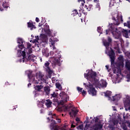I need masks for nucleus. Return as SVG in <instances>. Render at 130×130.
Listing matches in <instances>:
<instances>
[{
    "mask_svg": "<svg viewBox=\"0 0 130 130\" xmlns=\"http://www.w3.org/2000/svg\"><path fill=\"white\" fill-rule=\"evenodd\" d=\"M59 97L61 98V101H59L58 100H56V102L57 105L61 107H58V110L59 111H70L71 108H73L72 104H70L67 106H63L64 103H67V102L69 100V96L64 92H61L59 94Z\"/></svg>",
    "mask_w": 130,
    "mask_h": 130,
    "instance_id": "1",
    "label": "nucleus"
},
{
    "mask_svg": "<svg viewBox=\"0 0 130 130\" xmlns=\"http://www.w3.org/2000/svg\"><path fill=\"white\" fill-rule=\"evenodd\" d=\"M112 19L114 21V22L112 24V26L110 27V30H111L112 34H113L114 37L116 39H118L120 37V34L118 33L117 31V28L113 27V25L118 26L119 25V16H117V19L115 17H113Z\"/></svg>",
    "mask_w": 130,
    "mask_h": 130,
    "instance_id": "2",
    "label": "nucleus"
},
{
    "mask_svg": "<svg viewBox=\"0 0 130 130\" xmlns=\"http://www.w3.org/2000/svg\"><path fill=\"white\" fill-rule=\"evenodd\" d=\"M33 83L34 84H43V83H46V79L44 74L41 72H39L36 75V79H33Z\"/></svg>",
    "mask_w": 130,
    "mask_h": 130,
    "instance_id": "3",
    "label": "nucleus"
},
{
    "mask_svg": "<svg viewBox=\"0 0 130 130\" xmlns=\"http://www.w3.org/2000/svg\"><path fill=\"white\" fill-rule=\"evenodd\" d=\"M101 83L99 82V79L97 78V76L94 81H93L92 85L96 87V88H106L107 87V83L103 79L101 80Z\"/></svg>",
    "mask_w": 130,
    "mask_h": 130,
    "instance_id": "4",
    "label": "nucleus"
},
{
    "mask_svg": "<svg viewBox=\"0 0 130 130\" xmlns=\"http://www.w3.org/2000/svg\"><path fill=\"white\" fill-rule=\"evenodd\" d=\"M84 77L85 78L86 77L88 81L93 84L94 81H95V79L97 78V73L93 71V70H91V71L87 74L84 73Z\"/></svg>",
    "mask_w": 130,
    "mask_h": 130,
    "instance_id": "5",
    "label": "nucleus"
},
{
    "mask_svg": "<svg viewBox=\"0 0 130 130\" xmlns=\"http://www.w3.org/2000/svg\"><path fill=\"white\" fill-rule=\"evenodd\" d=\"M89 84L87 85V84L84 83L83 85L87 89L89 88L88 92L90 95H92V96H96L97 91H96V89L94 88L93 84H91V83L90 82H89Z\"/></svg>",
    "mask_w": 130,
    "mask_h": 130,
    "instance_id": "6",
    "label": "nucleus"
},
{
    "mask_svg": "<svg viewBox=\"0 0 130 130\" xmlns=\"http://www.w3.org/2000/svg\"><path fill=\"white\" fill-rule=\"evenodd\" d=\"M31 46H32V45L29 43L27 44V47L26 48H24V51H22L21 50H20V52L21 53L23 58L26 56V53L27 54H31V53H32V48H31Z\"/></svg>",
    "mask_w": 130,
    "mask_h": 130,
    "instance_id": "7",
    "label": "nucleus"
},
{
    "mask_svg": "<svg viewBox=\"0 0 130 130\" xmlns=\"http://www.w3.org/2000/svg\"><path fill=\"white\" fill-rule=\"evenodd\" d=\"M60 54L58 53L55 57L52 58V62L54 66H59L60 64Z\"/></svg>",
    "mask_w": 130,
    "mask_h": 130,
    "instance_id": "8",
    "label": "nucleus"
},
{
    "mask_svg": "<svg viewBox=\"0 0 130 130\" xmlns=\"http://www.w3.org/2000/svg\"><path fill=\"white\" fill-rule=\"evenodd\" d=\"M110 58L111 59V66H114L115 64V53H114V51L113 49L111 50L109 54Z\"/></svg>",
    "mask_w": 130,
    "mask_h": 130,
    "instance_id": "9",
    "label": "nucleus"
},
{
    "mask_svg": "<svg viewBox=\"0 0 130 130\" xmlns=\"http://www.w3.org/2000/svg\"><path fill=\"white\" fill-rule=\"evenodd\" d=\"M103 127V125L100 123H96L95 124L93 125L90 130H99L101 129Z\"/></svg>",
    "mask_w": 130,
    "mask_h": 130,
    "instance_id": "10",
    "label": "nucleus"
},
{
    "mask_svg": "<svg viewBox=\"0 0 130 130\" xmlns=\"http://www.w3.org/2000/svg\"><path fill=\"white\" fill-rule=\"evenodd\" d=\"M42 103L43 104H45L47 108H50V107H51V105H52V102H51V101H50L49 99L46 100L45 99L42 100Z\"/></svg>",
    "mask_w": 130,
    "mask_h": 130,
    "instance_id": "11",
    "label": "nucleus"
},
{
    "mask_svg": "<svg viewBox=\"0 0 130 130\" xmlns=\"http://www.w3.org/2000/svg\"><path fill=\"white\" fill-rule=\"evenodd\" d=\"M55 42H57V40H56V38H50L49 39V44L50 45V46H53V49H54V44H55Z\"/></svg>",
    "mask_w": 130,
    "mask_h": 130,
    "instance_id": "12",
    "label": "nucleus"
},
{
    "mask_svg": "<svg viewBox=\"0 0 130 130\" xmlns=\"http://www.w3.org/2000/svg\"><path fill=\"white\" fill-rule=\"evenodd\" d=\"M78 112H79V110H75L74 109H72L71 111L69 112V114L70 115H71V116H72V117H73V116L74 117H76V116L78 114Z\"/></svg>",
    "mask_w": 130,
    "mask_h": 130,
    "instance_id": "13",
    "label": "nucleus"
},
{
    "mask_svg": "<svg viewBox=\"0 0 130 130\" xmlns=\"http://www.w3.org/2000/svg\"><path fill=\"white\" fill-rule=\"evenodd\" d=\"M122 32L123 36H124V37H125L126 38H128V33H129L128 30L126 29H123Z\"/></svg>",
    "mask_w": 130,
    "mask_h": 130,
    "instance_id": "14",
    "label": "nucleus"
},
{
    "mask_svg": "<svg viewBox=\"0 0 130 130\" xmlns=\"http://www.w3.org/2000/svg\"><path fill=\"white\" fill-rule=\"evenodd\" d=\"M27 27L30 28V30H33V29H36L35 25L33 24V22H27Z\"/></svg>",
    "mask_w": 130,
    "mask_h": 130,
    "instance_id": "15",
    "label": "nucleus"
},
{
    "mask_svg": "<svg viewBox=\"0 0 130 130\" xmlns=\"http://www.w3.org/2000/svg\"><path fill=\"white\" fill-rule=\"evenodd\" d=\"M34 57H35V56L33 55H29L27 58H25V61H32V60H34Z\"/></svg>",
    "mask_w": 130,
    "mask_h": 130,
    "instance_id": "16",
    "label": "nucleus"
},
{
    "mask_svg": "<svg viewBox=\"0 0 130 130\" xmlns=\"http://www.w3.org/2000/svg\"><path fill=\"white\" fill-rule=\"evenodd\" d=\"M124 107L125 110L126 111H128V110H130V100H129V102L127 103L124 104Z\"/></svg>",
    "mask_w": 130,
    "mask_h": 130,
    "instance_id": "17",
    "label": "nucleus"
},
{
    "mask_svg": "<svg viewBox=\"0 0 130 130\" xmlns=\"http://www.w3.org/2000/svg\"><path fill=\"white\" fill-rule=\"evenodd\" d=\"M43 87L44 86L42 85H36L35 87V89L36 90V91H38V92H41V89H43Z\"/></svg>",
    "mask_w": 130,
    "mask_h": 130,
    "instance_id": "18",
    "label": "nucleus"
},
{
    "mask_svg": "<svg viewBox=\"0 0 130 130\" xmlns=\"http://www.w3.org/2000/svg\"><path fill=\"white\" fill-rule=\"evenodd\" d=\"M46 71L47 72L48 76L51 77L52 74H53V71H52L50 68H45Z\"/></svg>",
    "mask_w": 130,
    "mask_h": 130,
    "instance_id": "19",
    "label": "nucleus"
},
{
    "mask_svg": "<svg viewBox=\"0 0 130 130\" xmlns=\"http://www.w3.org/2000/svg\"><path fill=\"white\" fill-rule=\"evenodd\" d=\"M121 98V96L119 94H117L113 96V101H118Z\"/></svg>",
    "mask_w": 130,
    "mask_h": 130,
    "instance_id": "20",
    "label": "nucleus"
},
{
    "mask_svg": "<svg viewBox=\"0 0 130 130\" xmlns=\"http://www.w3.org/2000/svg\"><path fill=\"white\" fill-rule=\"evenodd\" d=\"M44 91L46 95H49V93H50V87L49 86H45L44 87Z\"/></svg>",
    "mask_w": 130,
    "mask_h": 130,
    "instance_id": "21",
    "label": "nucleus"
},
{
    "mask_svg": "<svg viewBox=\"0 0 130 130\" xmlns=\"http://www.w3.org/2000/svg\"><path fill=\"white\" fill-rule=\"evenodd\" d=\"M113 73L114 74H119L121 73V70H120V68L115 67L114 69H113Z\"/></svg>",
    "mask_w": 130,
    "mask_h": 130,
    "instance_id": "22",
    "label": "nucleus"
},
{
    "mask_svg": "<svg viewBox=\"0 0 130 130\" xmlns=\"http://www.w3.org/2000/svg\"><path fill=\"white\" fill-rule=\"evenodd\" d=\"M84 8L85 10H87V11H91L92 9H93V5L91 4L88 5V6L85 5Z\"/></svg>",
    "mask_w": 130,
    "mask_h": 130,
    "instance_id": "23",
    "label": "nucleus"
},
{
    "mask_svg": "<svg viewBox=\"0 0 130 130\" xmlns=\"http://www.w3.org/2000/svg\"><path fill=\"white\" fill-rule=\"evenodd\" d=\"M112 94V92L110 91H107L106 93H105V96H106V97H108V98H110Z\"/></svg>",
    "mask_w": 130,
    "mask_h": 130,
    "instance_id": "24",
    "label": "nucleus"
},
{
    "mask_svg": "<svg viewBox=\"0 0 130 130\" xmlns=\"http://www.w3.org/2000/svg\"><path fill=\"white\" fill-rule=\"evenodd\" d=\"M84 122H86V125L84 127V130H88V128H89V127H90V124H88L89 123V120H86Z\"/></svg>",
    "mask_w": 130,
    "mask_h": 130,
    "instance_id": "25",
    "label": "nucleus"
},
{
    "mask_svg": "<svg viewBox=\"0 0 130 130\" xmlns=\"http://www.w3.org/2000/svg\"><path fill=\"white\" fill-rule=\"evenodd\" d=\"M20 41L21 44L20 43V42H18V43L19 44L18 47L20 48V49H23V48H24V45L23 44V42H22V41Z\"/></svg>",
    "mask_w": 130,
    "mask_h": 130,
    "instance_id": "26",
    "label": "nucleus"
},
{
    "mask_svg": "<svg viewBox=\"0 0 130 130\" xmlns=\"http://www.w3.org/2000/svg\"><path fill=\"white\" fill-rule=\"evenodd\" d=\"M104 45L106 47V48H107V47L109 48L110 44L109 42H107V41H104Z\"/></svg>",
    "mask_w": 130,
    "mask_h": 130,
    "instance_id": "27",
    "label": "nucleus"
},
{
    "mask_svg": "<svg viewBox=\"0 0 130 130\" xmlns=\"http://www.w3.org/2000/svg\"><path fill=\"white\" fill-rule=\"evenodd\" d=\"M56 87L59 90H62V87H61V85H60V84H59V83H56Z\"/></svg>",
    "mask_w": 130,
    "mask_h": 130,
    "instance_id": "28",
    "label": "nucleus"
},
{
    "mask_svg": "<svg viewBox=\"0 0 130 130\" xmlns=\"http://www.w3.org/2000/svg\"><path fill=\"white\" fill-rule=\"evenodd\" d=\"M58 96V93L53 92V93L51 94V97L53 98H56Z\"/></svg>",
    "mask_w": 130,
    "mask_h": 130,
    "instance_id": "29",
    "label": "nucleus"
},
{
    "mask_svg": "<svg viewBox=\"0 0 130 130\" xmlns=\"http://www.w3.org/2000/svg\"><path fill=\"white\" fill-rule=\"evenodd\" d=\"M78 14H79V13H78V11H77V10H74L72 12V15L73 16V17H75V16H77V15Z\"/></svg>",
    "mask_w": 130,
    "mask_h": 130,
    "instance_id": "30",
    "label": "nucleus"
},
{
    "mask_svg": "<svg viewBox=\"0 0 130 130\" xmlns=\"http://www.w3.org/2000/svg\"><path fill=\"white\" fill-rule=\"evenodd\" d=\"M22 62H25V61H26V56H25V57H24L23 56V58L22 59H19V62H22Z\"/></svg>",
    "mask_w": 130,
    "mask_h": 130,
    "instance_id": "31",
    "label": "nucleus"
},
{
    "mask_svg": "<svg viewBox=\"0 0 130 130\" xmlns=\"http://www.w3.org/2000/svg\"><path fill=\"white\" fill-rule=\"evenodd\" d=\"M49 64H50V63H49V62H46V63H45V67L46 68V69H50V68H49Z\"/></svg>",
    "mask_w": 130,
    "mask_h": 130,
    "instance_id": "32",
    "label": "nucleus"
},
{
    "mask_svg": "<svg viewBox=\"0 0 130 130\" xmlns=\"http://www.w3.org/2000/svg\"><path fill=\"white\" fill-rule=\"evenodd\" d=\"M3 8H4V9H8V8H9V7L8 6H7V3H3Z\"/></svg>",
    "mask_w": 130,
    "mask_h": 130,
    "instance_id": "33",
    "label": "nucleus"
},
{
    "mask_svg": "<svg viewBox=\"0 0 130 130\" xmlns=\"http://www.w3.org/2000/svg\"><path fill=\"white\" fill-rule=\"evenodd\" d=\"M52 123H51V126L54 125V124H56V122L54 120H51Z\"/></svg>",
    "mask_w": 130,
    "mask_h": 130,
    "instance_id": "34",
    "label": "nucleus"
},
{
    "mask_svg": "<svg viewBox=\"0 0 130 130\" xmlns=\"http://www.w3.org/2000/svg\"><path fill=\"white\" fill-rule=\"evenodd\" d=\"M82 95L85 97V95H87V91L83 90L82 92Z\"/></svg>",
    "mask_w": 130,
    "mask_h": 130,
    "instance_id": "35",
    "label": "nucleus"
},
{
    "mask_svg": "<svg viewBox=\"0 0 130 130\" xmlns=\"http://www.w3.org/2000/svg\"><path fill=\"white\" fill-rule=\"evenodd\" d=\"M108 42H109V43H111V42H112V39H111V38H110V37H108Z\"/></svg>",
    "mask_w": 130,
    "mask_h": 130,
    "instance_id": "36",
    "label": "nucleus"
},
{
    "mask_svg": "<svg viewBox=\"0 0 130 130\" xmlns=\"http://www.w3.org/2000/svg\"><path fill=\"white\" fill-rule=\"evenodd\" d=\"M47 30H46V32H48L49 33H50V29H49V25H47Z\"/></svg>",
    "mask_w": 130,
    "mask_h": 130,
    "instance_id": "37",
    "label": "nucleus"
},
{
    "mask_svg": "<svg viewBox=\"0 0 130 130\" xmlns=\"http://www.w3.org/2000/svg\"><path fill=\"white\" fill-rule=\"evenodd\" d=\"M78 127L80 128V129H84V126L83 125V124L80 125L79 126H78Z\"/></svg>",
    "mask_w": 130,
    "mask_h": 130,
    "instance_id": "38",
    "label": "nucleus"
},
{
    "mask_svg": "<svg viewBox=\"0 0 130 130\" xmlns=\"http://www.w3.org/2000/svg\"><path fill=\"white\" fill-rule=\"evenodd\" d=\"M78 2H82L83 3H81V5L82 6V7H84V4H85V0H78Z\"/></svg>",
    "mask_w": 130,
    "mask_h": 130,
    "instance_id": "39",
    "label": "nucleus"
},
{
    "mask_svg": "<svg viewBox=\"0 0 130 130\" xmlns=\"http://www.w3.org/2000/svg\"><path fill=\"white\" fill-rule=\"evenodd\" d=\"M109 31H111V29H110V28H109L108 29H106V35H108V33H109Z\"/></svg>",
    "mask_w": 130,
    "mask_h": 130,
    "instance_id": "40",
    "label": "nucleus"
},
{
    "mask_svg": "<svg viewBox=\"0 0 130 130\" xmlns=\"http://www.w3.org/2000/svg\"><path fill=\"white\" fill-rule=\"evenodd\" d=\"M77 90L78 91H79V92H82V90H83V88L80 87H77Z\"/></svg>",
    "mask_w": 130,
    "mask_h": 130,
    "instance_id": "41",
    "label": "nucleus"
},
{
    "mask_svg": "<svg viewBox=\"0 0 130 130\" xmlns=\"http://www.w3.org/2000/svg\"><path fill=\"white\" fill-rule=\"evenodd\" d=\"M98 120H99V118H98V117H95L94 122H98Z\"/></svg>",
    "mask_w": 130,
    "mask_h": 130,
    "instance_id": "42",
    "label": "nucleus"
},
{
    "mask_svg": "<svg viewBox=\"0 0 130 130\" xmlns=\"http://www.w3.org/2000/svg\"><path fill=\"white\" fill-rule=\"evenodd\" d=\"M32 42H33V43H36L38 42V40L37 39L33 40Z\"/></svg>",
    "mask_w": 130,
    "mask_h": 130,
    "instance_id": "43",
    "label": "nucleus"
},
{
    "mask_svg": "<svg viewBox=\"0 0 130 130\" xmlns=\"http://www.w3.org/2000/svg\"><path fill=\"white\" fill-rule=\"evenodd\" d=\"M124 27H128V23H124Z\"/></svg>",
    "mask_w": 130,
    "mask_h": 130,
    "instance_id": "44",
    "label": "nucleus"
},
{
    "mask_svg": "<svg viewBox=\"0 0 130 130\" xmlns=\"http://www.w3.org/2000/svg\"><path fill=\"white\" fill-rule=\"evenodd\" d=\"M31 76H32V73H29L28 74V77L29 78V79H31Z\"/></svg>",
    "mask_w": 130,
    "mask_h": 130,
    "instance_id": "45",
    "label": "nucleus"
},
{
    "mask_svg": "<svg viewBox=\"0 0 130 130\" xmlns=\"http://www.w3.org/2000/svg\"><path fill=\"white\" fill-rule=\"evenodd\" d=\"M113 123L114 125H116V124H117V122L115 120H114L113 121Z\"/></svg>",
    "mask_w": 130,
    "mask_h": 130,
    "instance_id": "46",
    "label": "nucleus"
},
{
    "mask_svg": "<svg viewBox=\"0 0 130 130\" xmlns=\"http://www.w3.org/2000/svg\"><path fill=\"white\" fill-rule=\"evenodd\" d=\"M36 22H37V23L39 22V18L38 17L36 18Z\"/></svg>",
    "mask_w": 130,
    "mask_h": 130,
    "instance_id": "47",
    "label": "nucleus"
},
{
    "mask_svg": "<svg viewBox=\"0 0 130 130\" xmlns=\"http://www.w3.org/2000/svg\"><path fill=\"white\" fill-rule=\"evenodd\" d=\"M44 54L46 57H48V56H49V53H44Z\"/></svg>",
    "mask_w": 130,
    "mask_h": 130,
    "instance_id": "48",
    "label": "nucleus"
},
{
    "mask_svg": "<svg viewBox=\"0 0 130 130\" xmlns=\"http://www.w3.org/2000/svg\"><path fill=\"white\" fill-rule=\"evenodd\" d=\"M127 23H128V28L130 29V21H127Z\"/></svg>",
    "mask_w": 130,
    "mask_h": 130,
    "instance_id": "49",
    "label": "nucleus"
},
{
    "mask_svg": "<svg viewBox=\"0 0 130 130\" xmlns=\"http://www.w3.org/2000/svg\"><path fill=\"white\" fill-rule=\"evenodd\" d=\"M76 121H77V122L80 121V118L79 117H77L76 118Z\"/></svg>",
    "mask_w": 130,
    "mask_h": 130,
    "instance_id": "50",
    "label": "nucleus"
},
{
    "mask_svg": "<svg viewBox=\"0 0 130 130\" xmlns=\"http://www.w3.org/2000/svg\"><path fill=\"white\" fill-rule=\"evenodd\" d=\"M120 20H121V22H123V19H122V15L120 16Z\"/></svg>",
    "mask_w": 130,
    "mask_h": 130,
    "instance_id": "51",
    "label": "nucleus"
},
{
    "mask_svg": "<svg viewBox=\"0 0 130 130\" xmlns=\"http://www.w3.org/2000/svg\"><path fill=\"white\" fill-rule=\"evenodd\" d=\"M48 115H52V112L51 111L49 112Z\"/></svg>",
    "mask_w": 130,
    "mask_h": 130,
    "instance_id": "52",
    "label": "nucleus"
},
{
    "mask_svg": "<svg viewBox=\"0 0 130 130\" xmlns=\"http://www.w3.org/2000/svg\"><path fill=\"white\" fill-rule=\"evenodd\" d=\"M100 30H101V27H98V31H100Z\"/></svg>",
    "mask_w": 130,
    "mask_h": 130,
    "instance_id": "53",
    "label": "nucleus"
},
{
    "mask_svg": "<svg viewBox=\"0 0 130 130\" xmlns=\"http://www.w3.org/2000/svg\"><path fill=\"white\" fill-rule=\"evenodd\" d=\"M36 37V39H37L38 40H39V36H37L35 37Z\"/></svg>",
    "mask_w": 130,
    "mask_h": 130,
    "instance_id": "54",
    "label": "nucleus"
},
{
    "mask_svg": "<svg viewBox=\"0 0 130 130\" xmlns=\"http://www.w3.org/2000/svg\"><path fill=\"white\" fill-rule=\"evenodd\" d=\"M30 86H31V83H28V84H27V87H28V88H29V87H30Z\"/></svg>",
    "mask_w": 130,
    "mask_h": 130,
    "instance_id": "55",
    "label": "nucleus"
},
{
    "mask_svg": "<svg viewBox=\"0 0 130 130\" xmlns=\"http://www.w3.org/2000/svg\"><path fill=\"white\" fill-rule=\"evenodd\" d=\"M5 85H7L8 86V85H10V84H9V82H6L5 83Z\"/></svg>",
    "mask_w": 130,
    "mask_h": 130,
    "instance_id": "56",
    "label": "nucleus"
},
{
    "mask_svg": "<svg viewBox=\"0 0 130 130\" xmlns=\"http://www.w3.org/2000/svg\"><path fill=\"white\" fill-rule=\"evenodd\" d=\"M71 127H76V125H74L73 124L71 125Z\"/></svg>",
    "mask_w": 130,
    "mask_h": 130,
    "instance_id": "57",
    "label": "nucleus"
},
{
    "mask_svg": "<svg viewBox=\"0 0 130 130\" xmlns=\"http://www.w3.org/2000/svg\"><path fill=\"white\" fill-rule=\"evenodd\" d=\"M47 119L48 120V122H49V121H50V118L49 117H48Z\"/></svg>",
    "mask_w": 130,
    "mask_h": 130,
    "instance_id": "58",
    "label": "nucleus"
},
{
    "mask_svg": "<svg viewBox=\"0 0 130 130\" xmlns=\"http://www.w3.org/2000/svg\"><path fill=\"white\" fill-rule=\"evenodd\" d=\"M53 116H55V114H53V115H52L51 118H53Z\"/></svg>",
    "mask_w": 130,
    "mask_h": 130,
    "instance_id": "59",
    "label": "nucleus"
},
{
    "mask_svg": "<svg viewBox=\"0 0 130 130\" xmlns=\"http://www.w3.org/2000/svg\"><path fill=\"white\" fill-rule=\"evenodd\" d=\"M86 120H89V117L87 116L86 117Z\"/></svg>",
    "mask_w": 130,
    "mask_h": 130,
    "instance_id": "60",
    "label": "nucleus"
},
{
    "mask_svg": "<svg viewBox=\"0 0 130 130\" xmlns=\"http://www.w3.org/2000/svg\"><path fill=\"white\" fill-rule=\"evenodd\" d=\"M78 16H79V17H81V16H82V14H81V13H79V14H78Z\"/></svg>",
    "mask_w": 130,
    "mask_h": 130,
    "instance_id": "61",
    "label": "nucleus"
},
{
    "mask_svg": "<svg viewBox=\"0 0 130 130\" xmlns=\"http://www.w3.org/2000/svg\"><path fill=\"white\" fill-rule=\"evenodd\" d=\"M60 121H60V119H58V122H60Z\"/></svg>",
    "mask_w": 130,
    "mask_h": 130,
    "instance_id": "62",
    "label": "nucleus"
},
{
    "mask_svg": "<svg viewBox=\"0 0 130 130\" xmlns=\"http://www.w3.org/2000/svg\"><path fill=\"white\" fill-rule=\"evenodd\" d=\"M82 10L83 11V12H84V11H85V9L83 8H82Z\"/></svg>",
    "mask_w": 130,
    "mask_h": 130,
    "instance_id": "63",
    "label": "nucleus"
},
{
    "mask_svg": "<svg viewBox=\"0 0 130 130\" xmlns=\"http://www.w3.org/2000/svg\"><path fill=\"white\" fill-rule=\"evenodd\" d=\"M54 130H58V129L57 128H55Z\"/></svg>",
    "mask_w": 130,
    "mask_h": 130,
    "instance_id": "64",
    "label": "nucleus"
}]
</instances>
